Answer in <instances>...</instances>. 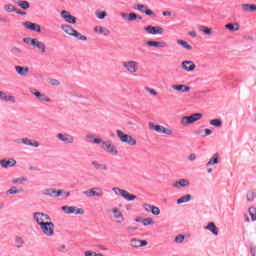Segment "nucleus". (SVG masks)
I'll use <instances>...</instances> for the list:
<instances>
[{"instance_id":"obj_1","label":"nucleus","mask_w":256,"mask_h":256,"mask_svg":"<svg viewBox=\"0 0 256 256\" xmlns=\"http://www.w3.org/2000/svg\"><path fill=\"white\" fill-rule=\"evenodd\" d=\"M91 143H94V145H101V149H103L105 153H109V155H119L117 146H115V144H113V141L111 140L105 141L101 138H95L94 140L91 141Z\"/></svg>"},{"instance_id":"obj_2","label":"nucleus","mask_w":256,"mask_h":256,"mask_svg":"<svg viewBox=\"0 0 256 256\" xmlns=\"http://www.w3.org/2000/svg\"><path fill=\"white\" fill-rule=\"evenodd\" d=\"M122 67L127 73H130V75H135V73H139V62L135 60H127L122 62Z\"/></svg>"},{"instance_id":"obj_3","label":"nucleus","mask_w":256,"mask_h":256,"mask_svg":"<svg viewBox=\"0 0 256 256\" xmlns=\"http://www.w3.org/2000/svg\"><path fill=\"white\" fill-rule=\"evenodd\" d=\"M201 119H203V114L194 113L190 116H183L180 119V124L183 125V127H187V125H193V123H196V121H201Z\"/></svg>"},{"instance_id":"obj_4","label":"nucleus","mask_w":256,"mask_h":256,"mask_svg":"<svg viewBox=\"0 0 256 256\" xmlns=\"http://www.w3.org/2000/svg\"><path fill=\"white\" fill-rule=\"evenodd\" d=\"M116 135L121 143H126V145H131L132 147L137 145V140L129 134H124L121 130H116Z\"/></svg>"},{"instance_id":"obj_5","label":"nucleus","mask_w":256,"mask_h":256,"mask_svg":"<svg viewBox=\"0 0 256 256\" xmlns=\"http://www.w3.org/2000/svg\"><path fill=\"white\" fill-rule=\"evenodd\" d=\"M40 230L46 237H53L55 235V224L49 220L40 226Z\"/></svg>"},{"instance_id":"obj_6","label":"nucleus","mask_w":256,"mask_h":256,"mask_svg":"<svg viewBox=\"0 0 256 256\" xmlns=\"http://www.w3.org/2000/svg\"><path fill=\"white\" fill-rule=\"evenodd\" d=\"M33 219L39 227L41 225H44L45 223L51 221V216L49 214L43 213V212H34Z\"/></svg>"},{"instance_id":"obj_7","label":"nucleus","mask_w":256,"mask_h":256,"mask_svg":"<svg viewBox=\"0 0 256 256\" xmlns=\"http://www.w3.org/2000/svg\"><path fill=\"white\" fill-rule=\"evenodd\" d=\"M112 191L115 193V195H119L126 201H135L137 199L136 195H133L129 193L127 190H123L121 188L114 187L112 188Z\"/></svg>"},{"instance_id":"obj_8","label":"nucleus","mask_w":256,"mask_h":256,"mask_svg":"<svg viewBox=\"0 0 256 256\" xmlns=\"http://www.w3.org/2000/svg\"><path fill=\"white\" fill-rule=\"evenodd\" d=\"M83 195H85V197H88V198L103 197L105 195V192L103 191V188H101V187H93L86 191H83Z\"/></svg>"},{"instance_id":"obj_9","label":"nucleus","mask_w":256,"mask_h":256,"mask_svg":"<svg viewBox=\"0 0 256 256\" xmlns=\"http://www.w3.org/2000/svg\"><path fill=\"white\" fill-rule=\"evenodd\" d=\"M61 210L66 215H85V210L83 208H77V206H62Z\"/></svg>"},{"instance_id":"obj_10","label":"nucleus","mask_w":256,"mask_h":256,"mask_svg":"<svg viewBox=\"0 0 256 256\" xmlns=\"http://www.w3.org/2000/svg\"><path fill=\"white\" fill-rule=\"evenodd\" d=\"M149 129L156 131V133H162L163 135H173V130L161 126L159 124L155 125L154 123L149 124Z\"/></svg>"},{"instance_id":"obj_11","label":"nucleus","mask_w":256,"mask_h":256,"mask_svg":"<svg viewBox=\"0 0 256 256\" xmlns=\"http://www.w3.org/2000/svg\"><path fill=\"white\" fill-rule=\"evenodd\" d=\"M108 213L113 214V217L116 220V223H118L120 225H121V223H125V217L123 216V212H121V210H119V208L114 207L112 209H109Z\"/></svg>"},{"instance_id":"obj_12","label":"nucleus","mask_w":256,"mask_h":256,"mask_svg":"<svg viewBox=\"0 0 256 256\" xmlns=\"http://www.w3.org/2000/svg\"><path fill=\"white\" fill-rule=\"evenodd\" d=\"M60 16L64 21H66V23H70V25H75V23H77V18L71 15V12L67 10H62Z\"/></svg>"},{"instance_id":"obj_13","label":"nucleus","mask_w":256,"mask_h":256,"mask_svg":"<svg viewBox=\"0 0 256 256\" xmlns=\"http://www.w3.org/2000/svg\"><path fill=\"white\" fill-rule=\"evenodd\" d=\"M144 31L148 33V35H163V28L161 26H146L144 27Z\"/></svg>"},{"instance_id":"obj_14","label":"nucleus","mask_w":256,"mask_h":256,"mask_svg":"<svg viewBox=\"0 0 256 256\" xmlns=\"http://www.w3.org/2000/svg\"><path fill=\"white\" fill-rule=\"evenodd\" d=\"M56 137L59 141H62V143H67L68 145H73L75 141V138L70 134L58 133Z\"/></svg>"},{"instance_id":"obj_15","label":"nucleus","mask_w":256,"mask_h":256,"mask_svg":"<svg viewBox=\"0 0 256 256\" xmlns=\"http://www.w3.org/2000/svg\"><path fill=\"white\" fill-rule=\"evenodd\" d=\"M181 68L183 69V71H186L187 73H191V72L195 71L197 66L195 65V63H193V61L185 60L182 62Z\"/></svg>"},{"instance_id":"obj_16","label":"nucleus","mask_w":256,"mask_h":256,"mask_svg":"<svg viewBox=\"0 0 256 256\" xmlns=\"http://www.w3.org/2000/svg\"><path fill=\"white\" fill-rule=\"evenodd\" d=\"M134 9H137V11H140L141 13H145L148 17H155V13L151 11V9L147 8L145 4H136L134 5Z\"/></svg>"},{"instance_id":"obj_17","label":"nucleus","mask_w":256,"mask_h":256,"mask_svg":"<svg viewBox=\"0 0 256 256\" xmlns=\"http://www.w3.org/2000/svg\"><path fill=\"white\" fill-rule=\"evenodd\" d=\"M0 165L2 169H8V167H15V165H17V160H15V158H4L0 160Z\"/></svg>"},{"instance_id":"obj_18","label":"nucleus","mask_w":256,"mask_h":256,"mask_svg":"<svg viewBox=\"0 0 256 256\" xmlns=\"http://www.w3.org/2000/svg\"><path fill=\"white\" fill-rule=\"evenodd\" d=\"M171 89L177 91V93H189V91H191V87L185 84H173Z\"/></svg>"},{"instance_id":"obj_19","label":"nucleus","mask_w":256,"mask_h":256,"mask_svg":"<svg viewBox=\"0 0 256 256\" xmlns=\"http://www.w3.org/2000/svg\"><path fill=\"white\" fill-rule=\"evenodd\" d=\"M94 33H96V35H103L104 37H109V35H111V30L101 25H97L94 27Z\"/></svg>"},{"instance_id":"obj_20","label":"nucleus","mask_w":256,"mask_h":256,"mask_svg":"<svg viewBox=\"0 0 256 256\" xmlns=\"http://www.w3.org/2000/svg\"><path fill=\"white\" fill-rule=\"evenodd\" d=\"M23 27L29 31H36V33H41V26L37 23L26 21L23 23Z\"/></svg>"},{"instance_id":"obj_21","label":"nucleus","mask_w":256,"mask_h":256,"mask_svg":"<svg viewBox=\"0 0 256 256\" xmlns=\"http://www.w3.org/2000/svg\"><path fill=\"white\" fill-rule=\"evenodd\" d=\"M145 45H147L148 47L165 48L167 47V42L149 40L145 42Z\"/></svg>"},{"instance_id":"obj_22","label":"nucleus","mask_w":256,"mask_h":256,"mask_svg":"<svg viewBox=\"0 0 256 256\" xmlns=\"http://www.w3.org/2000/svg\"><path fill=\"white\" fill-rule=\"evenodd\" d=\"M148 244H149V242H147V240H139L137 238H132L130 240L131 247H136V248H138V247H145Z\"/></svg>"},{"instance_id":"obj_23","label":"nucleus","mask_w":256,"mask_h":256,"mask_svg":"<svg viewBox=\"0 0 256 256\" xmlns=\"http://www.w3.org/2000/svg\"><path fill=\"white\" fill-rule=\"evenodd\" d=\"M14 69L21 77H27L29 75V67L27 66H15Z\"/></svg>"},{"instance_id":"obj_24","label":"nucleus","mask_w":256,"mask_h":256,"mask_svg":"<svg viewBox=\"0 0 256 256\" xmlns=\"http://www.w3.org/2000/svg\"><path fill=\"white\" fill-rule=\"evenodd\" d=\"M204 229L206 231H210V233H212V235H214L215 237L219 235V228H217V226L213 222H209L207 226L204 227Z\"/></svg>"},{"instance_id":"obj_25","label":"nucleus","mask_w":256,"mask_h":256,"mask_svg":"<svg viewBox=\"0 0 256 256\" xmlns=\"http://www.w3.org/2000/svg\"><path fill=\"white\" fill-rule=\"evenodd\" d=\"M122 19H124V21H137V14L135 13H127V12H121L120 13Z\"/></svg>"},{"instance_id":"obj_26","label":"nucleus","mask_w":256,"mask_h":256,"mask_svg":"<svg viewBox=\"0 0 256 256\" xmlns=\"http://www.w3.org/2000/svg\"><path fill=\"white\" fill-rule=\"evenodd\" d=\"M61 29L62 31H64V33H66V35H70V37H73L76 31L75 29H73V26L69 24H62Z\"/></svg>"},{"instance_id":"obj_27","label":"nucleus","mask_w":256,"mask_h":256,"mask_svg":"<svg viewBox=\"0 0 256 256\" xmlns=\"http://www.w3.org/2000/svg\"><path fill=\"white\" fill-rule=\"evenodd\" d=\"M241 9L244 13H253L256 11V4H241Z\"/></svg>"},{"instance_id":"obj_28","label":"nucleus","mask_w":256,"mask_h":256,"mask_svg":"<svg viewBox=\"0 0 256 256\" xmlns=\"http://www.w3.org/2000/svg\"><path fill=\"white\" fill-rule=\"evenodd\" d=\"M33 47H36V49H38L40 53H47V46L43 42L39 41L37 38L34 42Z\"/></svg>"},{"instance_id":"obj_29","label":"nucleus","mask_w":256,"mask_h":256,"mask_svg":"<svg viewBox=\"0 0 256 256\" xmlns=\"http://www.w3.org/2000/svg\"><path fill=\"white\" fill-rule=\"evenodd\" d=\"M23 145H27L28 147H39V142L37 140H31L27 137L23 138Z\"/></svg>"},{"instance_id":"obj_30","label":"nucleus","mask_w":256,"mask_h":256,"mask_svg":"<svg viewBox=\"0 0 256 256\" xmlns=\"http://www.w3.org/2000/svg\"><path fill=\"white\" fill-rule=\"evenodd\" d=\"M219 163V154L215 153L206 163V167H211V165H218Z\"/></svg>"},{"instance_id":"obj_31","label":"nucleus","mask_w":256,"mask_h":256,"mask_svg":"<svg viewBox=\"0 0 256 256\" xmlns=\"http://www.w3.org/2000/svg\"><path fill=\"white\" fill-rule=\"evenodd\" d=\"M174 187L176 189H180V187H189V180H187V179H180L179 181L174 183Z\"/></svg>"},{"instance_id":"obj_32","label":"nucleus","mask_w":256,"mask_h":256,"mask_svg":"<svg viewBox=\"0 0 256 256\" xmlns=\"http://www.w3.org/2000/svg\"><path fill=\"white\" fill-rule=\"evenodd\" d=\"M225 29H228V31H239L241 29V26H239V23H228L225 25Z\"/></svg>"},{"instance_id":"obj_33","label":"nucleus","mask_w":256,"mask_h":256,"mask_svg":"<svg viewBox=\"0 0 256 256\" xmlns=\"http://www.w3.org/2000/svg\"><path fill=\"white\" fill-rule=\"evenodd\" d=\"M18 7H21V9L27 10L31 7V4L27 0H15Z\"/></svg>"},{"instance_id":"obj_34","label":"nucleus","mask_w":256,"mask_h":256,"mask_svg":"<svg viewBox=\"0 0 256 256\" xmlns=\"http://www.w3.org/2000/svg\"><path fill=\"white\" fill-rule=\"evenodd\" d=\"M23 190L17 188V186H12L10 189L6 191V195H19Z\"/></svg>"},{"instance_id":"obj_35","label":"nucleus","mask_w":256,"mask_h":256,"mask_svg":"<svg viewBox=\"0 0 256 256\" xmlns=\"http://www.w3.org/2000/svg\"><path fill=\"white\" fill-rule=\"evenodd\" d=\"M191 198L192 196L190 194H186L177 200V204L181 205L183 203H189V201H191Z\"/></svg>"},{"instance_id":"obj_36","label":"nucleus","mask_w":256,"mask_h":256,"mask_svg":"<svg viewBox=\"0 0 256 256\" xmlns=\"http://www.w3.org/2000/svg\"><path fill=\"white\" fill-rule=\"evenodd\" d=\"M199 31H202L205 35H213V29L204 25L199 26Z\"/></svg>"},{"instance_id":"obj_37","label":"nucleus","mask_w":256,"mask_h":256,"mask_svg":"<svg viewBox=\"0 0 256 256\" xmlns=\"http://www.w3.org/2000/svg\"><path fill=\"white\" fill-rule=\"evenodd\" d=\"M24 244H25V240H23V237L21 236L15 237V245L17 249H21V247H23Z\"/></svg>"},{"instance_id":"obj_38","label":"nucleus","mask_w":256,"mask_h":256,"mask_svg":"<svg viewBox=\"0 0 256 256\" xmlns=\"http://www.w3.org/2000/svg\"><path fill=\"white\" fill-rule=\"evenodd\" d=\"M178 45H181L184 49H187V51H191L193 49V46H191L187 41L185 40H177Z\"/></svg>"},{"instance_id":"obj_39","label":"nucleus","mask_w":256,"mask_h":256,"mask_svg":"<svg viewBox=\"0 0 256 256\" xmlns=\"http://www.w3.org/2000/svg\"><path fill=\"white\" fill-rule=\"evenodd\" d=\"M212 127H223V121L221 119L215 118L209 121Z\"/></svg>"},{"instance_id":"obj_40","label":"nucleus","mask_w":256,"mask_h":256,"mask_svg":"<svg viewBox=\"0 0 256 256\" xmlns=\"http://www.w3.org/2000/svg\"><path fill=\"white\" fill-rule=\"evenodd\" d=\"M4 11H6V13H15V11H17V8H15L13 4H5Z\"/></svg>"},{"instance_id":"obj_41","label":"nucleus","mask_w":256,"mask_h":256,"mask_svg":"<svg viewBox=\"0 0 256 256\" xmlns=\"http://www.w3.org/2000/svg\"><path fill=\"white\" fill-rule=\"evenodd\" d=\"M61 195H63V190H57L55 188H52L50 197L59 198L61 197Z\"/></svg>"},{"instance_id":"obj_42","label":"nucleus","mask_w":256,"mask_h":256,"mask_svg":"<svg viewBox=\"0 0 256 256\" xmlns=\"http://www.w3.org/2000/svg\"><path fill=\"white\" fill-rule=\"evenodd\" d=\"M36 40L37 38L26 37L23 38V43H25L26 45H31L33 47L35 45Z\"/></svg>"},{"instance_id":"obj_43","label":"nucleus","mask_w":256,"mask_h":256,"mask_svg":"<svg viewBox=\"0 0 256 256\" xmlns=\"http://www.w3.org/2000/svg\"><path fill=\"white\" fill-rule=\"evenodd\" d=\"M91 165H93V167H95V169H103L104 171H107V169H109V168L107 167V165H105V164H99V163H97L96 161H93V162L91 163Z\"/></svg>"},{"instance_id":"obj_44","label":"nucleus","mask_w":256,"mask_h":256,"mask_svg":"<svg viewBox=\"0 0 256 256\" xmlns=\"http://www.w3.org/2000/svg\"><path fill=\"white\" fill-rule=\"evenodd\" d=\"M95 15H96L97 19H105V17H107V12L96 10Z\"/></svg>"},{"instance_id":"obj_45","label":"nucleus","mask_w":256,"mask_h":256,"mask_svg":"<svg viewBox=\"0 0 256 256\" xmlns=\"http://www.w3.org/2000/svg\"><path fill=\"white\" fill-rule=\"evenodd\" d=\"M142 224L144 225V227H147V225H154L155 221H153V218L148 217L143 219Z\"/></svg>"},{"instance_id":"obj_46","label":"nucleus","mask_w":256,"mask_h":256,"mask_svg":"<svg viewBox=\"0 0 256 256\" xmlns=\"http://www.w3.org/2000/svg\"><path fill=\"white\" fill-rule=\"evenodd\" d=\"M72 37H76V39H79L80 41H87L86 36H83V34L79 33L77 30L74 32Z\"/></svg>"},{"instance_id":"obj_47","label":"nucleus","mask_w":256,"mask_h":256,"mask_svg":"<svg viewBox=\"0 0 256 256\" xmlns=\"http://www.w3.org/2000/svg\"><path fill=\"white\" fill-rule=\"evenodd\" d=\"M248 212H249V215L251 216V220L256 221V209H255V207H250Z\"/></svg>"},{"instance_id":"obj_48","label":"nucleus","mask_w":256,"mask_h":256,"mask_svg":"<svg viewBox=\"0 0 256 256\" xmlns=\"http://www.w3.org/2000/svg\"><path fill=\"white\" fill-rule=\"evenodd\" d=\"M25 181H27V178H16V179H13L12 180V183L14 184V185H17V184H19V185H23V183H25Z\"/></svg>"},{"instance_id":"obj_49","label":"nucleus","mask_w":256,"mask_h":256,"mask_svg":"<svg viewBox=\"0 0 256 256\" xmlns=\"http://www.w3.org/2000/svg\"><path fill=\"white\" fill-rule=\"evenodd\" d=\"M246 199L249 202L253 201L255 199V192L248 191L247 194H246Z\"/></svg>"},{"instance_id":"obj_50","label":"nucleus","mask_w":256,"mask_h":256,"mask_svg":"<svg viewBox=\"0 0 256 256\" xmlns=\"http://www.w3.org/2000/svg\"><path fill=\"white\" fill-rule=\"evenodd\" d=\"M11 53H12V55H21V53H23V50H21V48L15 46L11 49Z\"/></svg>"},{"instance_id":"obj_51","label":"nucleus","mask_w":256,"mask_h":256,"mask_svg":"<svg viewBox=\"0 0 256 256\" xmlns=\"http://www.w3.org/2000/svg\"><path fill=\"white\" fill-rule=\"evenodd\" d=\"M4 101L10 102V103H17V100L15 99V96H8L7 94L4 97Z\"/></svg>"},{"instance_id":"obj_52","label":"nucleus","mask_w":256,"mask_h":256,"mask_svg":"<svg viewBox=\"0 0 256 256\" xmlns=\"http://www.w3.org/2000/svg\"><path fill=\"white\" fill-rule=\"evenodd\" d=\"M150 213H152V215H161V209H159V207H157V206H152V210H151V212Z\"/></svg>"},{"instance_id":"obj_53","label":"nucleus","mask_w":256,"mask_h":256,"mask_svg":"<svg viewBox=\"0 0 256 256\" xmlns=\"http://www.w3.org/2000/svg\"><path fill=\"white\" fill-rule=\"evenodd\" d=\"M38 99L42 103H51V99H49V97L45 96V94L40 95V98H38Z\"/></svg>"},{"instance_id":"obj_54","label":"nucleus","mask_w":256,"mask_h":256,"mask_svg":"<svg viewBox=\"0 0 256 256\" xmlns=\"http://www.w3.org/2000/svg\"><path fill=\"white\" fill-rule=\"evenodd\" d=\"M175 243H183L185 241V236L180 234L177 235L174 239Z\"/></svg>"},{"instance_id":"obj_55","label":"nucleus","mask_w":256,"mask_h":256,"mask_svg":"<svg viewBox=\"0 0 256 256\" xmlns=\"http://www.w3.org/2000/svg\"><path fill=\"white\" fill-rule=\"evenodd\" d=\"M142 207H143V209H145L147 211V213H151V211L153 209V205L148 204V203H144Z\"/></svg>"},{"instance_id":"obj_56","label":"nucleus","mask_w":256,"mask_h":256,"mask_svg":"<svg viewBox=\"0 0 256 256\" xmlns=\"http://www.w3.org/2000/svg\"><path fill=\"white\" fill-rule=\"evenodd\" d=\"M52 190H53V188H46V189L42 190V195H45L46 197H51Z\"/></svg>"},{"instance_id":"obj_57","label":"nucleus","mask_w":256,"mask_h":256,"mask_svg":"<svg viewBox=\"0 0 256 256\" xmlns=\"http://www.w3.org/2000/svg\"><path fill=\"white\" fill-rule=\"evenodd\" d=\"M137 231V226H128L126 228V233H135Z\"/></svg>"},{"instance_id":"obj_58","label":"nucleus","mask_w":256,"mask_h":256,"mask_svg":"<svg viewBox=\"0 0 256 256\" xmlns=\"http://www.w3.org/2000/svg\"><path fill=\"white\" fill-rule=\"evenodd\" d=\"M145 91H146L147 93H150V95H154L155 97H156V95H157V91H155V89H153V88L146 87V88H145Z\"/></svg>"},{"instance_id":"obj_59","label":"nucleus","mask_w":256,"mask_h":256,"mask_svg":"<svg viewBox=\"0 0 256 256\" xmlns=\"http://www.w3.org/2000/svg\"><path fill=\"white\" fill-rule=\"evenodd\" d=\"M49 83H50V85H53L54 87L61 85V82H59V80H57V79H51L49 81Z\"/></svg>"},{"instance_id":"obj_60","label":"nucleus","mask_w":256,"mask_h":256,"mask_svg":"<svg viewBox=\"0 0 256 256\" xmlns=\"http://www.w3.org/2000/svg\"><path fill=\"white\" fill-rule=\"evenodd\" d=\"M204 133L205 134L203 135V137H207L213 133V130L206 128V129H204Z\"/></svg>"},{"instance_id":"obj_61","label":"nucleus","mask_w":256,"mask_h":256,"mask_svg":"<svg viewBox=\"0 0 256 256\" xmlns=\"http://www.w3.org/2000/svg\"><path fill=\"white\" fill-rule=\"evenodd\" d=\"M195 159H197V155L195 153H192L188 156L189 161H195Z\"/></svg>"},{"instance_id":"obj_62","label":"nucleus","mask_w":256,"mask_h":256,"mask_svg":"<svg viewBox=\"0 0 256 256\" xmlns=\"http://www.w3.org/2000/svg\"><path fill=\"white\" fill-rule=\"evenodd\" d=\"M65 249H67V246H66L65 244L60 245V246L58 247V251H60V253H64V252H65Z\"/></svg>"},{"instance_id":"obj_63","label":"nucleus","mask_w":256,"mask_h":256,"mask_svg":"<svg viewBox=\"0 0 256 256\" xmlns=\"http://www.w3.org/2000/svg\"><path fill=\"white\" fill-rule=\"evenodd\" d=\"M14 143H16L17 145H21V143L23 144V138H17L14 140Z\"/></svg>"},{"instance_id":"obj_64","label":"nucleus","mask_w":256,"mask_h":256,"mask_svg":"<svg viewBox=\"0 0 256 256\" xmlns=\"http://www.w3.org/2000/svg\"><path fill=\"white\" fill-rule=\"evenodd\" d=\"M250 253H251L252 256H255L256 255V248L251 246L250 247Z\"/></svg>"}]
</instances>
